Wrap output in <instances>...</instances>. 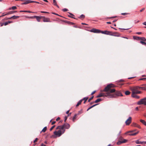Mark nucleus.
Masks as SVG:
<instances>
[{
    "label": "nucleus",
    "instance_id": "f257e3e1",
    "mask_svg": "<svg viewBox=\"0 0 146 146\" xmlns=\"http://www.w3.org/2000/svg\"><path fill=\"white\" fill-rule=\"evenodd\" d=\"M115 86L112 84H110L108 85L103 90V92H106L110 93L114 92L115 90L114 89H111V88L114 87Z\"/></svg>",
    "mask_w": 146,
    "mask_h": 146
},
{
    "label": "nucleus",
    "instance_id": "f03ea898",
    "mask_svg": "<svg viewBox=\"0 0 146 146\" xmlns=\"http://www.w3.org/2000/svg\"><path fill=\"white\" fill-rule=\"evenodd\" d=\"M54 134L56 136L54 135H52L50 137L51 138H52L53 137H55L56 136H58L59 137L61 136L62 135V131L61 130H59L58 131H55L54 132Z\"/></svg>",
    "mask_w": 146,
    "mask_h": 146
},
{
    "label": "nucleus",
    "instance_id": "7ed1b4c3",
    "mask_svg": "<svg viewBox=\"0 0 146 146\" xmlns=\"http://www.w3.org/2000/svg\"><path fill=\"white\" fill-rule=\"evenodd\" d=\"M137 104L138 105L143 104L146 105V97L141 99L137 102Z\"/></svg>",
    "mask_w": 146,
    "mask_h": 146
},
{
    "label": "nucleus",
    "instance_id": "20e7f679",
    "mask_svg": "<svg viewBox=\"0 0 146 146\" xmlns=\"http://www.w3.org/2000/svg\"><path fill=\"white\" fill-rule=\"evenodd\" d=\"M90 31L95 33H100V30L96 29H91Z\"/></svg>",
    "mask_w": 146,
    "mask_h": 146
},
{
    "label": "nucleus",
    "instance_id": "39448f33",
    "mask_svg": "<svg viewBox=\"0 0 146 146\" xmlns=\"http://www.w3.org/2000/svg\"><path fill=\"white\" fill-rule=\"evenodd\" d=\"M104 96L108 97V98H112L114 97V96L113 95L111 94L109 92H107L106 94H105Z\"/></svg>",
    "mask_w": 146,
    "mask_h": 146
},
{
    "label": "nucleus",
    "instance_id": "423d86ee",
    "mask_svg": "<svg viewBox=\"0 0 146 146\" xmlns=\"http://www.w3.org/2000/svg\"><path fill=\"white\" fill-rule=\"evenodd\" d=\"M100 33L106 35H110V33H112V32L106 30L103 31L100 30Z\"/></svg>",
    "mask_w": 146,
    "mask_h": 146
},
{
    "label": "nucleus",
    "instance_id": "0eeeda50",
    "mask_svg": "<svg viewBox=\"0 0 146 146\" xmlns=\"http://www.w3.org/2000/svg\"><path fill=\"white\" fill-rule=\"evenodd\" d=\"M131 117H129L125 122L126 125H129L131 122Z\"/></svg>",
    "mask_w": 146,
    "mask_h": 146
},
{
    "label": "nucleus",
    "instance_id": "6e6552de",
    "mask_svg": "<svg viewBox=\"0 0 146 146\" xmlns=\"http://www.w3.org/2000/svg\"><path fill=\"white\" fill-rule=\"evenodd\" d=\"M63 126V129L65 128L66 129H68L70 127V125L68 123H65L62 125Z\"/></svg>",
    "mask_w": 146,
    "mask_h": 146
},
{
    "label": "nucleus",
    "instance_id": "1a4fd4ad",
    "mask_svg": "<svg viewBox=\"0 0 146 146\" xmlns=\"http://www.w3.org/2000/svg\"><path fill=\"white\" fill-rule=\"evenodd\" d=\"M110 35L117 37H119L120 36V35L116 32L114 33L112 32V33H110Z\"/></svg>",
    "mask_w": 146,
    "mask_h": 146
},
{
    "label": "nucleus",
    "instance_id": "9d476101",
    "mask_svg": "<svg viewBox=\"0 0 146 146\" xmlns=\"http://www.w3.org/2000/svg\"><path fill=\"white\" fill-rule=\"evenodd\" d=\"M17 11H10L9 12L6 13L4 15H2L1 16H0V17H2V16H6V15H8L9 14H13V13H15V12H17Z\"/></svg>",
    "mask_w": 146,
    "mask_h": 146
},
{
    "label": "nucleus",
    "instance_id": "9b49d317",
    "mask_svg": "<svg viewBox=\"0 0 146 146\" xmlns=\"http://www.w3.org/2000/svg\"><path fill=\"white\" fill-rule=\"evenodd\" d=\"M34 17H35V18L36 19V20L37 21L39 22L40 21V19H41L42 17H44L42 16H34Z\"/></svg>",
    "mask_w": 146,
    "mask_h": 146
},
{
    "label": "nucleus",
    "instance_id": "f8f14e48",
    "mask_svg": "<svg viewBox=\"0 0 146 146\" xmlns=\"http://www.w3.org/2000/svg\"><path fill=\"white\" fill-rule=\"evenodd\" d=\"M24 1V2H23L21 3L22 5L27 4L28 3H33V1L31 0H25Z\"/></svg>",
    "mask_w": 146,
    "mask_h": 146
},
{
    "label": "nucleus",
    "instance_id": "ddd939ff",
    "mask_svg": "<svg viewBox=\"0 0 146 146\" xmlns=\"http://www.w3.org/2000/svg\"><path fill=\"white\" fill-rule=\"evenodd\" d=\"M42 18H44L43 20L44 22H51V21H50L49 19L47 18H45L44 17H42Z\"/></svg>",
    "mask_w": 146,
    "mask_h": 146
},
{
    "label": "nucleus",
    "instance_id": "4468645a",
    "mask_svg": "<svg viewBox=\"0 0 146 146\" xmlns=\"http://www.w3.org/2000/svg\"><path fill=\"white\" fill-rule=\"evenodd\" d=\"M116 95L118 96H123V95L121 93L119 92H116Z\"/></svg>",
    "mask_w": 146,
    "mask_h": 146
},
{
    "label": "nucleus",
    "instance_id": "2eb2a0df",
    "mask_svg": "<svg viewBox=\"0 0 146 146\" xmlns=\"http://www.w3.org/2000/svg\"><path fill=\"white\" fill-rule=\"evenodd\" d=\"M135 143L137 144H142L144 143V141H139V140H137L135 141Z\"/></svg>",
    "mask_w": 146,
    "mask_h": 146
},
{
    "label": "nucleus",
    "instance_id": "dca6fc26",
    "mask_svg": "<svg viewBox=\"0 0 146 146\" xmlns=\"http://www.w3.org/2000/svg\"><path fill=\"white\" fill-rule=\"evenodd\" d=\"M133 91H135V94H139L141 93L140 91H137L136 89H134Z\"/></svg>",
    "mask_w": 146,
    "mask_h": 146
},
{
    "label": "nucleus",
    "instance_id": "f3484780",
    "mask_svg": "<svg viewBox=\"0 0 146 146\" xmlns=\"http://www.w3.org/2000/svg\"><path fill=\"white\" fill-rule=\"evenodd\" d=\"M69 13L70 15H68V17H70L71 18H73L74 19H75V18L74 17H73V16H74V15L73 14H72L71 13Z\"/></svg>",
    "mask_w": 146,
    "mask_h": 146
},
{
    "label": "nucleus",
    "instance_id": "a211bd4d",
    "mask_svg": "<svg viewBox=\"0 0 146 146\" xmlns=\"http://www.w3.org/2000/svg\"><path fill=\"white\" fill-rule=\"evenodd\" d=\"M98 104H94L90 107H89L88 109L87 110V111H88V110H89L90 109H91V108H92L94 107L97 106V105H98Z\"/></svg>",
    "mask_w": 146,
    "mask_h": 146
},
{
    "label": "nucleus",
    "instance_id": "6ab92c4d",
    "mask_svg": "<svg viewBox=\"0 0 146 146\" xmlns=\"http://www.w3.org/2000/svg\"><path fill=\"white\" fill-rule=\"evenodd\" d=\"M135 94V91H132L131 95L132 97L133 98H135V96H136V95Z\"/></svg>",
    "mask_w": 146,
    "mask_h": 146
},
{
    "label": "nucleus",
    "instance_id": "aec40b11",
    "mask_svg": "<svg viewBox=\"0 0 146 146\" xmlns=\"http://www.w3.org/2000/svg\"><path fill=\"white\" fill-rule=\"evenodd\" d=\"M20 12H27L29 13H33V12L31 11H20Z\"/></svg>",
    "mask_w": 146,
    "mask_h": 146
},
{
    "label": "nucleus",
    "instance_id": "412c9836",
    "mask_svg": "<svg viewBox=\"0 0 146 146\" xmlns=\"http://www.w3.org/2000/svg\"><path fill=\"white\" fill-rule=\"evenodd\" d=\"M88 98V97H85L84 98H83L82 99H81V100H82V101H83V100H84V103L85 104L86 102V101L87 100Z\"/></svg>",
    "mask_w": 146,
    "mask_h": 146
},
{
    "label": "nucleus",
    "instance_id": "4be33fe9",
    "mask_svg": "<svg viewBox=\"0 0 146 146\" xmlns=\"http://www.w3.org/2000/svg\"><path fill=\"white\" fill-rule=\"evenodd\" d=\"M140 121L143 124L146 126V122L145 120L142 119H141Z\"/></svg>",
    "mask_w": 146,
    "mask_h": 146
},
{
    "label": "nucleus",
    "instance_id": "5701e85b",
    "mask_svg": "<svg viewBox=\"0 0 146 146\" xmlns=\"http://www.w3.org/2000/svg\"><path fill=\"white\" fill-rule=\"evenodd\" d=\"M102 101V99L101 98H98L94 102V103H97Z\"/></svg>",
    "mask_w": 146,
    "mask_h": 146
},
{
    "label": "nucleus",
    "instance_id": "b1692460",
    "mask_svg": "<svg viewBox=\"0 0 146 146\" xmlns=\"http://www.w3.org/2000/svg\"><path fill=\"white\" fill-rule=\"evenodd\" d=\"M54 5L56 6L57 7L59 8L56 2V0H53Z\"/></svg>",
    "mask_w": 146,
    "mask_h": 146
},
{
    "label": "nucleus",
    "instance_id": "393cba45",
    "mask_svg": "<svg viewBox=\"0 0 146 146\" xmlns=\"http://www.w3.org/2000/svg\"><path fill=\"white\" fill-rule=\"evenodd\" d=\"M82 102V100H80L78 102L77 104L76 105V107L78 106L79 105H80Z\"/></svg>",
    "mask_w": 146,
    "mask_h": 146
},
{
    "label": "nucleus",
    "instance_id": "a878e982",
    "mask_svg": "<svg viewBox=\"0 0 146 146\" xmlns=\"http://www.w3.org/2000/svg\"><path fill=\"white\" fill-rule=\"evenodd\" d=\"M140 39L141 40V41H146V39L144 37H140Z\"/></svg>",
    "mask_w": 146,
    "mask_h": 146
},
{
    "label": "nucleus",
    "instance_id": "bb28decb",
    "mask_svg": "<svg viewBox=\"0 0 146 146\" xmlns=\"http://www.w3.org/2000/svg\"><path fill=\"white\" fill-rule=\"evenodd\" d=\"M19 17V16H17L15 15H13V16L11 17V18H13V19H15L17 18H18Z\"/></svg>",
    "mask_w": 146,
    "mask_h": 146
},
{
    "label": "nucleus",
    "instance_id": "cd10ccee",
    "mask_svg": "<svg viewBox=\"0 0 146 146\" xmlns=\"http://www.w3.org/2000/svg\"><path fill=\"white\" fill-rule=\"evenodd\" d=\"M56 129H63V126L62 125L58 126L56 128Z\"/></svg>",
    "mask_w": 146,
    "mask_h": 146
},
{
    "label": "nucleus",
    "instance_id": "c85d7f7f",
    "mask_svg": "<svg viewBox=\"0 0 146 146\" xmlns=\"http://www.w3.org/2000/svg\"><path fill=\"white\" fill-rule=\"evenodd\" d=\"M47 129V127H45L42 129L41 131L40 132L41 133L42 132H44L46 131Z\"/></svg>",
    "mask_w": 146,
    "mask_h": 146
},
{
    "label": "nucleus",
    "instance_id": "c756f323",
    "mask_svg": "<svg viewBox=\"0 0 146 146\" xmlns=\"http://www.w3.org/2000/svg\"><path fill=\"white\" fill-rule=\"evenodd\" d=\"M138 132H139V131H137V132H136V133H133L129 134V135H131V136L135 135H136V134H137L138 133Z\"/></svg>",
    "mask_w": 146,
    "mask_h": 146
},
{
    "label": "nucleus",
    "instance_id": "7c9ffc66",
    "mask_svg": "<svg viewBox=\"0 0 146 146\" xmlns=\"http://www.w3.org/2000/svg\"><path fill=\"white\" fill-rule=\"evenodd\" d=\"M132 125L134 126L137 127L139 128V126L137 125L136 123H133L132 124Z\"/></svg>",
    "mask_w": 146,
    "mask_h": 146
},
{
    "label": "nucleus",
    "instance_id": "2f4dec72",
    "mask_svg": "<svg viewBox=\"0 0 146 146\" xmlns=\"http://www.w3.org/2000/svg\"><path fill=\"white\" fill-rule=\"evenodd\" d=\"M130 93V92L129 91H127L125 92V94L126 95H129Z\"/></svg>",
    "mask_w": 146,
    "mask_h": 146
},
{
    "label": "nucleus",
    "instance_id": "473e14b6",
    "mask_svg": "<svg viewBox=\"0 0 146 146\" xmlns=\"http://www.w3.org/2000/svg\"><path fill=\"white\" fill-rule=\"evenodd\" d=\"M77 115V114H74L72 118V121H74V120L75 119Z\"/></svg>",
    "mask_w": 146,
    "mask_h": 146
},
{
    "label": "nucleus",
    "instance_id": "72a5a7b5",
    "mask_svg": "<svg viewBox=\"0 0 146 146\" xmlns=\"http://www.w3.org/2000/svg\"><path fill=\"white\" fill-rule=\"evenodd\" d=\"M122 143L121 141L119 140L117 143V145H119L121 144Z\"/></svg>",
    "mask_w": 146,
    "mask_h": 146
},
{
    "label": "nucleus",
    "instance_id": "f704fd0d",
    "mask_svg": "<svg viewBox=\"0 0 146 146\" xmlns=\"http://www.w3.org/2000/svg\"><path fill=\"white\" fill-rule=\"evenodd\" d=\"M140 37L133 36V38L134 39L139 40L140 39Z\"/></svg>",
    "mask_w": 146,
    "mask_h": 146
},
{
    "label": "nucleus",
    "instance_id": "c9c22d12",
    "mask_svg": "<svg viewBox=\"0 0 146 146\" xmlns=\"http://www.w3.org/2000/svg\"><path fill=\"white\" fill-rule=\"evenodd\" d=\"M140 43L146 46V42H144V41H141Z\"/></svg>",
    "mask_w": 146,
    "mask_h": 146
},
{
    "label": "nucleus",
    "instance_id": "e433bc0d",
    "mask_svg": "<svg viewBox=\"0 0 146 146\" xmlns=\"http://www.w3.org/2000/svg\"><path fill=\"white\" fill-rule=\"evenodd\" d=\"M121 141L122 143H126L127 141V140L126 139H123Z\"/></svg>",
    "mask_w": 146,
    "mask_h": 146
},
{
    "label": "nucleus",
    "instance_id": "4c0bfd02",
    "mask_svg": "<svg viewBox=\"0 0 146 146\" xmlns=\"http://www.w3.org/2000/svg\"><path fill=\"white\" fill-rule=\"evenodd\" d=\"M118 139L119 140H121L122 141L123 140V137L121 136H118Z\"/></svg>",
    "mask_w": 146,
    "mask_h": 146
},
{
    "label": "nucleus",
    "instance_id": "58836bf2",
    "mask_svg": "<svg viewBox=\"0 0 146 146\" xmlns=\"http://www.w3.org/2000/svg\"><path fill=\"white\" fill-rule=\"evenodd\" d=\"M102 93L99 94L96 96V98H99L102 97Z\"/></svg>",
    "mask_w": 146,
    "mask_h": 146
},
{
    "label": "nucleus",
    "instance_id": "ea45409f",
    "mask_svg": "<svg viewBox=\"0 0 146 146\" xmlns=\"http://www.w3.org/2000/svg\"><path fill=\"white\" fill-rule=\"evenodd\" d=\"M67 23L69 24H70V25H74V23H73V22H70V21H67Z\"/></svg>",
    "mask_w": 146,
    "mask_h": 146
},
{
    "label": "nucleus",
    "instance_id": "a19ab883",
    "mask_svg": "<svg viewBox=\"0 0 146 146\" xmlns=\"http://www.w3.org/2000/svg\"><path fill=\"white\" fill-rule=\"evenodd\" d=\"M85 15H84L83 14H82L81 15H80V17H79V18H85Z\"/></svg>",
    "mask_w": 146,
    "mask_h": 146
},
{
    "label": "nucleus",
    "instance_id": "79ce46f5",
    "mask_svg": "<svg viewBox=\"0 0 146 146\" xmlns=\"http://www.w3.org/2000/svg\"><path fill=\"white\" fill-rule=\"evenodd\" d=\"M11 8L12 10H14L17 9V7L16 6H13L11 7Z\"/></svg>",
    "mask_w": 146,
    "mask_h": 146
},
{
    "label": "nucleus",
    "instance_id": "37998d69",
    "mask_svg": "<svg viewBox=\"0 0 146 146\" xmlns=\"http://www.w3.org/2000/svg\"><path fill=\"white\" fill-rule=\"evenodd\" d=\"M94 96H92L91 98H90L88 100V102H90V101L92 100L94 98Z\"/></svg>",
    "mask_w": 146,
    "mask_h": 146
},
{
    "label": "nucleus",
    "instance_id": "c03bdc74",
    "mask_svg": "<svg viewBox=\"0 0 146 146\" xmlns=\"http://www.w3.org/2000/svg\"><path fill=\"white\" fill-rule=\"evenodd\" d=\"M119 29H121V30H127L129 29V28H127V29H124V28H119Z\"/></svg>",
    "mask_w": 146,
    "mask_h": 146
},
{
    "label": "nucleus",
    "instance_id": "a18cd8bd",
    "mask_svg": "<svg viewBox=\"0 0 146 146\" xmlns=\"http://www.w3.org/2000/svg\"><path fill=\"white\" fill-rule=\"evenodd\" d=\"M55 125H54L52 126L51 127L50 129V131H51L52 129H53V128L55 127Z\"/></svg>",
    "mask_w": 146,
    "mask_h": 146
},
{
    "label": "nucleus",
    "instance_id": "49530a36",
    "mask_svg": "<svg viewBox=\"0 0 146 146\" xmlns=\"http://www.w3.org/2000/svg\"><path fill=\"white\" fill-rule=\"evenodd\" d=\"M65 128H63V129H62V134L64 133L65 131V130L64 129Z\"/></svg>",
    "mask_w": 146,
    "mask_h": 146
},
{
    "label": "nucleus",
    "instance_id": "de8ad7c7",
    "mask_svg": "<svg viewBox=\"0 0 146 146\" xmlns=\"http://www.w3.org/2000/svg\"><path fill=\"white\" fill-rule=\"evenodd\" d=\"M128 14V13H121V15H127Z\"/></svg>",
    "mask_w": 146,
    "mask_h": 146
},
{
    "label": "nucleus",
    "instance_id": "09e8293b",
    "mask_svg": "<svg viewBox=\"0 0 146 146\" xmlns=\"http://www.w3.org/2000/svg\"><path fill=\"white\" fill-rule=\"evenodd\" d=\"M82 113V111H79L78 112V113L77 114H77L78 115H79L80 114H81Z\"/></svg>",
    "mask_w": 146,
    "mask_h": 146
},
{
    "label": "nucleus",
    "instance_id": "8fccbe9b",
    "mask_svg": "<svg viewBox=\"0 0 146 146\" xmlns=\"http://www.w3.org/2000/svg\"><path fill=\"white\" fill-rule=\"evenodd\" d=\"M62 11L64 12H65L68 11V9L66 8H64L62 9Z\"/></svg>",
    "mask_w": 146,
    "mask_h": 146
},
{
    "label": "nucleus",
    "instance_id": "3c124183",
    "mask_svg": "<svg viewBox=\"0 0 146 146\" xmlns=\"http://www.w3.org/2000/svg\"><path fill=\"white\" fill-rule=\"evenodd\" d=\"M68 117V116H65L64 120V122H65L66 121V120L67 119Z\"/></svg>",
    "mask_w": 146,
    "mask_h": 146
},
{
    "label": "nucleus",
    "instance_id": "603ef678",
    "mask_svg": "<svg viewBox=\"0 0 146 146\" xmlns=\"http://www.w3.org/2000/svg\"><path fill=\"white\" fill-rule=\"evenodd\" d=\"M52 13L53 14H54V15H58V16H59L60 17H62L61 16L59 15L58 14H57L55 13Z\"/></svg>",
    "mask_w": 146,
    "mask_h": 146
},
{
    "label": "nucleus",
    "instance_id": "864d4df0",
    "mask_svg": "<svg viewBox=\"0 0 146 146\" xmlns=\"http://www.w3.org/2000/svg\"><path fill=\"white\" fill-rule=\"evenodd\" d=\"M135 98L137 99H139L140 98V97H139V96L136 95V96H135Z\"/></svg>",
    "mask_w": 146,
    "mask_h": 146
},
{
    "label": "nucleus",
    "instance_id": "5fc2aeb1",
    "mask_svg": "<svg viewBox=\"0 0 146 146\" xmlns=\"http://www.w3.org/2000/svg\"><path fill=\"white\" fill-rule=\"evenodd\" d=\"M34 16H32V17H28V18L31 19H33L34 18H35V17H34Z\"/></svg>",
    "mask_w": 146,
    "mask_h": 146
},
{
    "label": "nucleus",
    "instance_id": "6e6d98bb",
    "mask_svg": "<svg viewBox=\"0 0 146 146\" xmlns=\"http://www.w3.org/2000/svg\"><path fill=\"white\" fill-rule=\"evenodd\" d=\"M41 13H49L48 12H46V11H41Z\"/></svg>",
    "mask_w": 146,
    "mask_h": 146
},
{
    "label": "nucleus",
    "instance_id": "4d7b16f0",
    "mask_svg": "<svg viewBox=\"0 0 146 146\" xmlns=\"http://www.w3.org/2000/svg\"><path fill=\"white\" fill-rule=\"evenodd\" d=\"M116 17V16H114V17H107V19H111L112 18H114Z\"/></svg>",
    "mask_w": 146,
    "mask_h": 146
},
{
    "label": "nucleus",
    "instance_id": "13d9d810",
    "mask_svg": "<svg viewBox=\"0 0 146 146\" xmlns=\"http://www.w3.org/2000/svg\"><path fill=\"white\" fill-rule=\"evenodd\" d=\"M4 25L5 26H6V25H7L8 24V22H5L4 23Z\"/></svg>",
    "mask_w": 146,
    "mask_h": 146
},
{
    "label": "nucleus",
    "instance_id": "bf43d9fd",
    "mask_svg": "<svg viewBox=\"0 0 146 146\" xmlns=\"http://www.w3.org/2000/svg\"><path fill=\"white\" fill-rule=\"evenodd\" d=\"M96 92V91H94L91 94V95H92L94 94L95 92Z\"/></svg>",
    "mask_w": 146,
    "mask_h": 146
},
{
    "label": "nucleus",
    "instance_id": "052dcab7",
    "mask_svg": "<svg viewBox=\"0 0 146 146\" xmlns=\"http://www.w3.org/2000/svg\"><path fill=\"white\" fill-rule=\"evenodd\" d=\"M142 87H139V86H137L136 87V89H140V88L142 89Z\"/></svg>",
    "mask_w": 146,
    "mask_h": 146
},
{
    "label": "nucleus",
    "instance_id": "680f3d73",
    "mask_svg": "<svg viewBox=\"0 0 146 146\" xmlns=\"http://www.w3.org/2000/svg\"><path fill=\"white\" fill-rule=\"evenodd\" d=\"M38 139V138H36L35 139L34 141H33V142L34 143H35V142Z\"/></svg>",
    "mask_w": 146,
    "mask_h": 146
},
{
    "label": "nucleus",
    "instance_id": "e2e57ef3",
    "mask_svg": "<svg viewBox=\"0 0 146 146\" xmlns=\"http://www.w3.org/2000/svg\"><path fill=\"white\" fill-rule=\"evenodd\" d=\"M136 34L138 35H140L141 34V32H138L136 33Z\"/></svg>",
    "mask_w": 146,
    "mask_h": 146
},
{
    "label": "nucleus",
    "instance_id": "0e129e2a",
    "mask_svg": "<svg viewBox=\"0 0 146 146\" xmlns=\"http://www.w3.org/2000/svg\"><path fill=\"white\" fill-rule=\"evenodd\" d=\"M33 1V3H38V4L40 3H39V2H37V1Z\"/></svg>",
    "mask_w": 146,
    "mask_h": 146
},
{
    "label": "nucleus",
    "instance_id": "69168bd1",
    "mask_svg": "<svg viewBox=\"0 0 146 146\" xmlns=\"http://www.w3.org/2000/svg\"><path fill=\"white\" fill-rule=\"evenodd\" d=\"M60 119V118L59 117H58L56 118V121H58Z\"/></svg>",
    "mask_w": 146,
    "mask_h": 146
},
{
    "label": "nucleus",
    "instance_id": "338daca9",
    "mask_svg": "<svg viewBox=\"0 0 146 146\" xmlns=\"http://www.w3.org/2000/svg\"><path fill=\"white\" fill-rule=\"evenodd\" d=\"M143 24L146 26V22H144L143 23Z\"/></svg>",
    "mask_w": 146,
    "mask_h": 146
},
{
    "label": "nucleus",
    "instance_id": "774afa93",
    "mask_svg": "<svg viewBox=\"0 0 146 146\" xmlns=\"http://www.w3.org/2000/svg\"><path fill=\"white\" fill-rule=\"evenodd\" d=\"M142 89L144 90H146V88L145 87H142Z\"/></svg>",
    "mask_w": 146,
    "mask_h": 146
}]
</instances>
